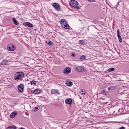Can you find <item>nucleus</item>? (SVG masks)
I'll use <instances>...</instances> for the list:
<instances>
[{"instance_id":"9b49d317","label":"nucleus","mask_w":129,"mask_h":129,"mask_svg":"<svg viewBox=\"0 0 129 129\" xmlns=\"http://www.w3.org/2000/svg\"><path fill=\"white\" fill-rule=\"evenodd\" d=\"M18 114L17 111H13L11 114L10 115V118H14V117H16Z\"/></svg>"},{"instance_id":"aec40b11","label":"nucleus","mask_w":129,"mask_h":129,"mask_svg":"<svg viewBox=\"0 0 129 129\" xmlns=\"http://www.w3.org/2000/svg\"><path fill=\"white\" fill-rule=\"evenodd\" d=\"M13 21L14 24L16 25V26H19V22H18V20H17V19H16L15 18H13Z\"/></svg>"},{"instance_id":"a211bd4d","label":"nucleus","mask_w":129,"mask_h":129,"mask_svg":"<svg viewBox=\"0 0 129 129\" xmlns=\"http://www.w3.org/2000/svg\"><path fill=\"white\" fill-rule=\"evenodd\" d=\"M115 69L113 68H111L106 71V73H109V72H112L114 71Z\"/></svg>"},{"instance_id":"1a4fd4ad","label":"nucleus","mask_w":129,"mask_h":129,"mask_svg":"<svg viewBox=\"0 0 129 129\" xmlns=\"http://www.w3.org/2000/svg\"><path fill=\"white\" fill-rule=\"evenodd\" d=\"M76 69L78 72H83V71H85L84 67L79 66L76 68Z\"/></svg>"},{"instance_id":"7ed1b4c3","label":"nucleus","mask_w":129,"mask_h":129,"mask_svg":"<svg viewBox=\"0 0 129 129\" xmlns=\"http://www.w3.org/2000/svg\"><path fill=\"white\" fill-rule=\"evenodd\" d=\"M7 49L9 51H15V50L17 49V47H16V46L15 45H13V44H10L7 46Z\"/></svg>"},{"instance_id":"5701e85b","label":"nucleus","mask_w":129,"mask_h":129,"mask_svg":"<svg viewBox=\"0 0 129 129\" xmlns=\"http://www.w3.org/2000/svg\"><path fill=\"white\" fill-rule=\"evenodd\" d=\"M85 90H81L80 92L81 93V94H82V95H85V92H84Z\"/></svg>"},{"instance_id":"dca6fc26","label":"nucleus","mask_w":129,"mask_h":129,"mask_svg":"<svg viewBox=\"0 0 129 129\" xmlns=\"http://www.w3.org/2000/svg\"><path fill=\"white\" fill-rule=\"evenodd\" d=\"M28 84H30V85H33V86H36V85H37V82H36V81L33 80L30 81Z\"/></svg>"},{"instance_id":"2eb2a0df","label":"nucleus","mask_w":129,"mask_h":129,"mask_svg":"<svg viewBox=\"0 0 129 129\" xmlns=\"http://www.w3.org/2000/svg\"><path fill=\"white\" fill-rule=\"evenodd\" d=\"M61 27L63 28V29H64L65 30H69V29L70 28V26H69V24H68V23L64 24L63 26H61Z\"/></svg>"},{"instance_id":"423d86ee","label":"nucleus","mask_w":129,"mask_h":129,"mask_svg":"<svg viewBox=\"0 0 129 129\" xmlns=\"http://www.w3.org/2000/svg\"><path fill=\"white\" fill-rule=\"evenodd\" d=\"M52 7L56 10V11H57L59 12L60 11V5L57 3H54L52 4Z\"/></svg>"},{"instance_id":"f8f14e48","label":"nucleus","mask_w":129,"mask_h":129,"mask_svg":"<svg viewBox=\"0 0 129 129\" xmlns=\"http://www.w3.org/2000/svg\"><path fill=\"white\" fill-rule=\"evenodd\" d=\"M24 26L25 27H29V28H33V24L30 22H25L23 23Z\"/></svg>"},{"instance_id":"39448f33","label":"nucleus","mask_w":129,"mask_h":129,"mask_svg":"<svg viewBox=\"0 0 129 129\" xmlns=\"http://www.w3.org/2000/svg\"><path fill=\"white\" fill-rule=\"evenodd\" d=\"M25 88V86H24V84H20L18 86V90L21 93H22V92H24V88Z\"/></svg>"},{"instance_id":"c85d7f7f","label":"nucleus","mask_w":129,"mask_h":129,"mask_svg":"<svg viewBox=\"0 0 129 129\" xmlns=\"http://www.w3.org/2000/svg\"><path fill=\"white\" fill-rule=\"evenodd\" d=\"M72 56H73V57H75V54H72Z\"/></svg>"},{"instance_id":"6e6552de","label":"nucleus","mask_w":129,"mask_h":129,"mask_svg":"<svg viewBox=\"0 0 129 129\" xmlns=\"http://www.w3.org/2000/svg\"><path fill=\"white\" fill-rule=\"evenodd\" d=\"M117 37L119 40V42L120 43H122V38H121V36L119 34V29H118L117 30Z\"/></svg>"},{"instance_id":"bb28decb","label":"nucleus","mask_w":129,"mask_h":129,"mask_svg":"<svg viewBox=\"0 0 129 129\" xmlns=\"http://www.w3.org/2000/svg\"><path fill=\"white\" fill-rule=\"evenodd\" d=\"M119 129H125V127L124 126H122L121 127H119Z\"/></svg>"},{"instance_id":"9d476101","label":"nucleus","mask_w":129,"mask_h":129,"mask_svg":"<svg viewBox=\"0 0 129 129\" xmlns=\"http://www.w3.org/2000/svg\"><path fill=\"white\" fill-rule=\"evenodd\" d=\"M56 93H57V94L60 95V92H59V90L58 89H52L51 90V94H52L53 95V94H56Z\"/></svg>"},{"instance_id":"4468645a","label":"nucleus","mask_w":129,"mask_h":129,"mask_svg":"<svg viewBox=\"0 0 129 129\" xmlns=\"http://www.w3.org/2000/svg\"><path fill=\"white\" fill-rule=\"evenodd\" d=\"M59 23L61 25V26H64V25H66V24L67 23V21H66V20L65 19H61L59 21Z\"/></svg>"},{"instance_id":"393cba45","label":"nucleus","mask_w":129,"mask_h":129,"mask_svg":"<svg viewBox=\"0 0 129 129\" xmlns=\"http://www.w3.org/2000/svg\"><path fill=\"white\" fill-rule=\"evenodd\" d=\"M80 59H85V56L83 55L81 57Z\"/></svg>"},{"instance_id":"f03ea898","label":"nucleus","mask_w":129,"mask_h":129,"mask_svg":"<svg viewBox=\"0 0 129 129\" xmlns=\"http://www.w3.org/2000/svg\"><path fill=\"white\" fill-rule=\"evenodd\" d=\"M70 6L72 8H76V10H79L80 7L78 6V2L75 0H71L70 2Z\"/></svg>"},{"instance_id":"b1692460","label":"nucleus","mask_w":129,"mask_h":129,"mask_svg":"<svg viewBox=\"0 0 129 129\" xmlns=\"http://www.w3.org/2000/svg\"><path fill=\"white\" fill-rule=\"evenodd\" d=\"M101 93L103 95H106V91H105V90H104L103 91H102Z\"/></svg>"},{"instance_id":"0eeeda50","label":"nucleus","mask_w":129,"mask_h":129,"mask_svg":"<svg viewBox=\"0 0 129 129\" xmlns=\"http://www.w3.org/2000/svg\"><path fill=\"white\" fill-rule=\"evenodd\" d=\"M69 73H71V68L70 67H67L63 70V74H69Z\"/></svg>"},{"instance_id":"412c9836","label":"nucleus","mask_w":129,"mask_h":129,"mask_svg":"<svg viewBox=\"0 0 129 129\" xmlns=\"http://www.w3.org/2000/svg\"><path fill=\"white\" fill-rule=\"evenodd\" d=\"M38 109H40V106L37 105L35 108H34V111H38Z\"/></svg>"},{"instance_id":"a878e982","label":"nucleus","mask_w":129,"mask_h":129,"mask_svg":"<svg viewBox=\"0 0 129 129\" xmlns=\"http://www.w3.org/2000/svg\"><path fill=\"white\" fill-rule=\"evenodd\" d=\"M89 2H90L91 3H93L95 2V0H89Z\"/></svg>"},{"instance_id":"f257e3e1","label":"nucleus","mask_w":129,"mask_h":129,"mask_svg":"<svg viewBox=\"0 0 129 129\" xmlns=\"http://www.w3.org/2000/svg\"><path fill=\"white\" fill-rule=\"evenodd\" d=\"M24 76H25V73L22 72H18L15 74L14 79L16 81H18V80H21Z\"/></svg>"},{"instance_id":"20e7f679","label":"nucleus","mask_w":129,"mask_h":129,"mask_svg":"<svg viewBox=\"0 0 129 129\" xmlns=\"http://www.w3.org/2000/svg\"><path fill=\"white\" fill-rule=\"evenodd\" d=\"M43 90L41 89H36L35 90L31 91V93L32 94H38L39 93H41Z\"/></svg>"},{"instance_id":"6ab92c4d","label":"nucleus","mask_w":129,"mask_h":129,"mask_svg":"<svg viewBox=\"0 0 129 129\" xmlns=\"http://www.w3.org/2000/svg\"><path fill=\"white\" fill-rule=\"evenodd\" d=\"M78 44L80 46H83V45H85V42H84V41L83 40H79Z\"/></svg>"},{"instance_id":"f3484780","label":"nucleus","mask_w":129,"mask_h":129,"mask_svg":"<svg viewBox=\"0 0 129 129\" xmlns=\"http://www.w3.org/2000/svg\"><path fill=\"white\" fill-rule=\"evenodd\" d=\"M66 84L67 85V86H69L70 87H71V86L73 85V83L71 81H69L66 83Z\"/></svg>"},{"instance_id":"4be33fe9","label":"nucleus","mask_w":129,"mask_h":129,"mask_svg":"<svg viewBox=\"0 0 129 129\" xmlns=\"http://www.w3.org/2000/svg\"><path fill=\"white\" fill-rule=\"evenodd\" d=\"M47 45H48V46H53V45H54V43H53V42L49 40L48 42Z\"/></svg>"},{"instance_id":"ddd939ff","label":"nucleus","mask_w":129,"mask_h":129,"mask_svg":"<svg viewBox=\"0 0 129 129\" xmlns=\"http://www.w3.org/2000/svg\"><path fill=\"white\" fill-rule=\"evenodd\" d=\"M65 102L67 104H70V105H71L72 104V99L68 98L65 100Z\"/></svg>"},{"instance_id":"cd10ccee","label":"nucleus","mask_w":129,"mask_h":129,"mask_svg":"<svg viewBox=\"0 0 129 129\" xmlns=\"http://www.w3.org/2000/svg\"><path fill=\"white\" fill-rule=\"evenodd\" d=\"M111 88H112V87H110L108 88V90H110V89H111Z\"/></svg>"}]
</instances>
